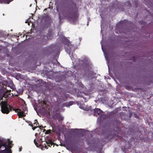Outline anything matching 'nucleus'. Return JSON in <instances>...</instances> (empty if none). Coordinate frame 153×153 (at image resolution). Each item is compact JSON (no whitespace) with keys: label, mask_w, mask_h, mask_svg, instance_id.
Here are the masks:
<instances>
[{"label":"nucleus","mask_w":153,"mask_h":153,"mask_svg":"<svg viewBox=\"0 0 153 153\" xmlns=\"http://www.w3.org/2000/svg\"><path fill=\"white\" fill-rule=\"evenodd\" d=\"M61 43H62L61 46H63V44L65 46V51L68 54L71 59L73 61V62H76L77 65L78 64L80 65H87L88 64V58L85 57L83 58L82 61H80L79 59H77V56L73 53V51L76 48L74 45H71L67 38L63 37L62 38Z\"/></svg>","instance_id":"1"},{"label":"nucleus","mask_w":153,"mask_h":153,"mask_svg":"<svg viewBox=\"0 0 153 153\" xmlns=\"http://www.w3.org/2000/svg\"><path fill=\"white\" fill-rule=\"evenodd\" d=\"M12 141H10L8 139L0 138V145H4L5 147H2L0 149V152L3 153H11V150L8 149L11 147L10 144H11Z\"/></svg>","instance_id":"2"},{"label":"nucleus","mask_w":153,"mask_h":153,"mask_svg":"<svg viewBox=\"0 0 153 153\" xmlns=\"http://www.w3.org/2000/svg\"><path fill=\"white\" fill-rule=\"evenodd\" d=\"M1 111L4 114H8L10 111H11L12 108L6 102L2 101L0 103Z\"/></svg>","instance_id":"3"},{"label":"nucleus","mask_w":153,"mask_h":153,"mask_svg":"<svg viewBox=\"0 0 153 153\" xmlns=\"http://www.w3.org/2000/svg\"><path fill=\"white\" fill-rule=\"evenodd\" d=\"M15 112L18 113V115L19 117H22L26 116L25 114L27 112V110L26 108L23 109V111L20 109H18L15 110Z\"/></svg>","instance_id":"4"},{"label":"nucleus","mask_w":153,"mask_h":153,"mask_svg":"<svg viewBox=\"0 0 153 153\" xmlns=\"http://www.w3.org/2000/svg\"><path fill=\"white\" fill-rule=\"evenodd\" d=\"M94 112V115L95 116H99V117L101 116L103 113V111L100 109L96 108L93 110Z\"/></svg>","instance_id":"5"},{"label":"nucleus","mask_w":153,"mask_h":153,"mask_svg":"<svg viewBox=\"0 0 153 153\" xmlns=\"http://www.w3.org/2000/svg\"><path fill=\"white\" fill-rule=\"evenodd\" d=\"M60 46L54 45L50 46L48 50L51 52H54L55 51H58L60 50Z\"/></svg>","instance_id":"6"},{"label":"nucleus","mask_w":153,"mask_h":153,"mask_svg":"<svg viewBox=\"0 0 153 153\" xmlns=\"http://www.w3.org/2000/svg\"><path fill=\"white\" fill-rule=\"evenodd\" d=\"M68 19L71 22L75 23L77 21V17L76 16H73L72 17L69 18Z\"/></svg>","instance_id":"7"},{"label":"nucleus","mask_w":153,"mask_h":153,"mask_svg":"<svg viewBox=\"0 0 153 153\" xmlns=\"http://www.w3.org/2000/svg\"><path fill=\"white\" fill-rule=\"evenodd\" d=\"M73 104V102L70 101L68 102H66L63 104V107L66 106L67 107H68L69 106L72 105Z\"/></svg>","instance_id":"8"},{"label":"nucleus","mask_w":153,"mask_h":153,"mask_svg":"<svg viewBox=\"0 0 153 153\" xmlns=\"http://www.w3.org/2000/svg\"><path fill=\"white\" fill-rule=\"evenodd\" d=\"M8 86L13 90L14 88V86L12 81H10L9 82L8 84Z\"/></svg>","instance_id":"9"},{"label":"nucleus","mask_w":153,"mask_h":153,"mask_svg":"<svg viewBox=\"0 0 153 153\" xmlns=\"http://www.w3.org/2000/svg\"><path fill=\"white\" fill-rule=\"evenodd\" d=\"M11 1H0L1 4H9Z\"/></svg>","instance_id":"10"},{"label":"nucleus","mask_w":153,"mask_h":153,"mask_svg":"<svg viewBox=\"0 0 153 153\" xmlns=\"http://www.w3.org/2000/svg\"><path fill=\"white\" fill-rule=\"evenodd\" d=\"M76 85H77L78 87L79 86L80 88V89L81 88H83V85L82 84V83L80 81H78L77 83H76Z\"/></svg>","instance_id":"11"},{"label":"nucleus","mask_w":153,"mask_h":153,"mask_svg":"<svg viewBox=\"0 0 153 153\" xmlns=\"http://www.w3.org/2000/svg\"><path fill=\"white\" fill-rule=\"evenodd\" d=\"M46 142L47 145L49 146H52L53 144V143L51 140H49L48 141H46Z\"/></svg>","instance_id":"12"},{"label":"nucleus","mask_w":153,"mask_h":153,"mask_svg":"<svg viewBox=\"0 0 153 153\" xmlns=\"http://www.w3.org/2000/svg\"><path fill=\"white\" fill-rule=\"evenodd\" d=\"M81 108H82L83 109H84L85 110L88 111L89 110H91V108L90 107H88V106L87 107L86 106V108L84 107H81Z\"/></svg>","instance_id":"13"},{"label":"nucleus","mask_w":153,"mask_h":153,"mask_svg":"<svg viewBox=\"0 0 153 153\" xmlns=\"http://www.w3.org/2000/svg\"><path fill=\"white\" fill-rule=\"evenodd\" d=\"M51 130H48L46 131L45 134H48L51 133Z\"/></svg>","instance_id":"14"},{"label":"nucleus","mask_w":153,"mask_h":153,"mask_svg":"<svg viewBox=\"0 0 153 153\" xmlns=\"http://www.w3.org/2000/svg\"><path fill=\"white\" fill-rule=\"evenodd\" d=\"M101 46H102V51H103V53H104V55H105V58L106 59V56L105 55V52L103 50V48H102V44H101Z\"/></svg>","instance_id":"15"},{"label":"nucleus","mask_w":153,"mask_h":153,"mask_svg":"<svg viewBox=\"0 0 153 153\" xmlns=\"http://www.w3.org/2000/svg\"><path fill=\"white\" fill-rule=\"evenodd\" d=\"M35 122H34V124H36V126H37L38 125V126H39V124H38V123L37 122V121L36 120H35Z\"/></svg>","instance_id":"16"},{"label":"nucleus","mask_w":153,"mask_h":153,"mask_svg":"<svg viewBox=\"0 0 153 153\" xmlns=\"http://www.w3.org/2000/svg\"><path fill=\"white\" fill-rule=\"evenodd\" d=\"M4 147V148L5 147V146L4 145H0V149L1 148H2V147ZM0 150H1V149H0Z\"/></svg>","instance_id":"17"},{"label":"nucleus","mask_w":153,"mask_h":153,"mask_svg":"<svg viewBox=\"0 0 153 153\" xmlns=\"http://www.w3.org/2000/svg\"><path fill=\"white\" fill-rule=\"evenodd\" d=\"M34 143L35 144V145L37 147L38 146L37 145V143L36 142V140L34 139Z\"/></svg>","instance_id":"18"},{"label":"nucleus","mask_w":153,"mask_h":153,"mask_svg":"<svg viewBox=\"0 0 153 153\" xmlns=\"http://www.w3.org/2000/svg\"><path fill=\"white\" fill-rule=\"evenodd\" d=\"M60 98H58V99H57V101L59 102V101H61V102H62V100H60Z\"/></svg>","instance_id":"19"},{"label":"nucleus","mask_w":153,"mask_h":153,"mask_svg":"<svg viewBox=\"0 0 153 153\" xmlns=\"http://www.w3.org/2000/svg\"><path fill=\"white\" fill-rule=\"evenodd\" d=\"M83 99H84V102H86L87 101V100H86V98H83Z\"/></svg>","instance_id":"20"},{"label":"nucleus","mask_w":153,"mask_h":153,"mask_svg":"<svg viewBox=\"0 0 153 153\" xmlns=\"http://www.w3.org/2000/svg\"><path fill=\"white\" fill-rule=\"evenodd\" d=\"M36 128V127H33L32 128V129L33 130H34Z\"/></svg>","instance_id":"21"},{"label":"nucleus","mask_w":153,"mask_h":153,"mask_svg":"<svg viewBox=\"0 0 153 153\" xmlns=\"http://www.w3.org/2000/svg\"><path fill=\"white\" fill-rule=\"evenodd\" d=\"M45 148L46 149H48V147H47V146L46 145H45Z\"/></svg>","instance_id":"22"},{"label":"nucleus","mask_w":153,"mask_h":153,"mask_svg":"<svg viewBox=\"0 0 153 153\" xmlns=\"http://www.w3.org/2000/svg\"><path fill=\"white\" fill-rule=\"evenodd\" d=\"M11 91V90H8L7 91V92H10Z\"/></svg>","instance_id":"23"},{"label":"nucleus","mask_w":153,"mask_h":153,"mask_svg":"<svg viewBox=\"0 0 153 153\" xmlns=\"http://www.w3.org/2000/svg\"><path fill=\"white\" fill-rule=\"evenodd\" d=\"M39 128H40L41 129L42 128H43V127H42L41 126H39Z\"/></svg>","instance_id":"24"},{"label":"nucleus","mask_w":153,"mask_h":153,"mask_svg":"<svg viewBox=\"0 0 153 153\" xmlns=\"http://www.w3.org/2000/svg\"><path fill=\"white\" fill-rule=\"evenodd\" d=\"M21 150H21V149L20 148L19 149V152H21Z\"/></svg>","instance_id":"25"},{"label":"nucleus","mask_w":153,"mask_h":153,"mask_svg":"<svg viewBox=\"0 0 153 153\" xmlns=\"http://www.w3.org/2000/svg\"><path fill=\"white\" fill-rule=\"evenodd\" d=\"M59 18L60 19L61 18H60V14H59Z\"/></svg>","instance_id":"26"},{"label":"nucleus","mask_w":153,"mask_h":153,"mask_svg":"<svg viewBox=\"0 0 153 153\" xmlns=\"http://www.w3.org/2000/svg\"><path fill=\"white\" fill-rule=\"evenodd\" d=\"M35 1L36 2V3H37L36 1L35 0Z\"/></svg>","instance_id":"27"},{"label":"nucleus","mask_w":153,"mask_h":153,"mask_svg":"<svg viewBox=\"0 0 153 153\" xmlns=\"http://www.w3.org/2000/svg\"><path fill=\"white\" fill-rule=\"evenodd\" d=\"M75 129H75H76V130H78V129H77V128H76V129Z\"/></svg>","instance_id":"28"},{"label":"nucleus","mask_w":153,"mask_h":153,"mask_svg":"<svg viewBox=\"0 0 153 153\" xmlns=\"http://www.w3.org/2000/svg\"><path fill=\"white\" fill-rule=\"evenodd\" d=\"M25 22L26 23H27V21H26V22Z\"/></svg>","instance_id":"29"},{"label":"nucleus","mask_w":153,"mask_h":153,"mask_svg":"<svg viewBox=\"0 0 153 153\" xmlns=\"http://www.w3.org/2000/svg\"><path fill=\"white\" fill-rule=\"evenodd\" d=\"M31 4H30V7H31Z\"/></svg>","instance_id":"30"},{"label":"nucleus","mask_w":153,"mask_h":153,"mask_svg":"<svg viewBox=\"0 0 153 153\" xmlns=\"http://www.w3.org/2000/svg\"><path fill=\"white\" fill-rule=\"evenodd\" d=\"M28 25H29V23H28Z\"/></svg>","instance_id":"31"},{"label":"nucleus","mask_w":153,"mask_h":153,"mask_svg":"<svg viewBox=\"0 0 153 153\" xmlns=\"http://www.w3.org/2000/svg\"><path fill=\"white\" fill-rule=\"evenodd\" d=\"M81 97H82V96H81Z\"/></svg>","instance_id":"32"},{"label":"nucleus","mask_w":153,"mask_h":153,"mask_svg":"<svg viewBox=\"0 0 153 153\" xmlns=\"http://www.w3.org/2000/svg\"><path fill=\"white\" fill-rule=\"evenodd\" d=\"M101 32H102V30H101Z\"/></svg>","instance_id":"33"},{"label":"nucleus","mask_w":153,"mask_h":153,"mask_svg":"<svg viewBox=\"0 0 153 153\" xmlns=\"http://www.w3.org/2000/svg\"><path fill=\"white\" fill-rule=\"evenodd\" d=\"M58 153H60V152H59Z\"/></svg>","instance_id":"34"}]
</instances>
